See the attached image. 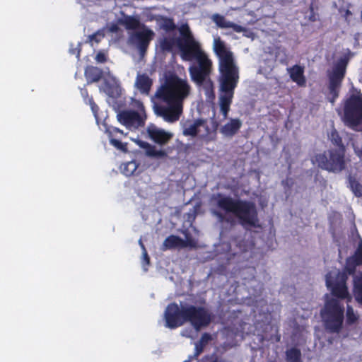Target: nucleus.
I'll return each mask as SVG.
<instances>
[{
    "label": "nucleus",
    "mask_w": 362,
    "mask_h": 362,
    "mask_svg": "<svg viewBox=\"0 0 362 362\" xmlns=\"http://www.w3.org/2000/svg\"><path fill=\"white\" fill-rule=\"evenodd\" d=\"M344 305L339 299L329 298L320 310V317L325 330L332 334L339 333L344 320Z\"/></svg>",
    "instance_id": "0eeeda50"
},
{
    "label": "nucleus",
    "mask_w": 362,
    "mask_h": 362,
    "mask_svg": "<svg viewBox=\"0 0 362 362\" xmlns=\"http://www.w3.org/2000/svg\"><path fill=\"white\" fill-rule=\"evenodd\" d=\"M358 266H362V241L358 243L354 255L346 259L344 270L352 275L355 274Z\"/></svg>",
    "instance_id": "2eb2a0df"
},
{
    "label": "nucleus",
    "mask_w": 362,
    "mask_h": 362,
    "mask_svg": "<svg viewBox=\"0 0 362 362\" xmlns=\"http://www.w3.org/2000/svg\"><path fill=\"white\" fill-rule=\"evenodd\" d=\"M213 21L221 28H228L230 21H227L224 16L216 13L212 16Z\"/></svg>",
    "instance_id": "c756f323"
},
{
    "label": "nucleus",
    "mask_w": 362,
    "mask_h": 362,
    "mask_svg": "<svg viewBox=\"0 0 362 362\" xmlns=\"http://www.w3.org/2000/svg\"><path fill=\"white\" fill-rule=\"evenodd\" d=\"M354 151H355L356 154L358 157L362 158V148L360 149V148H355Z\"/></svg>",
    "instance_id": "c03bdc74"
},
{
    "label": "nucleus",
    "mask_w": 362,
    "mask_h": 362,
    "mask_svg": "<svg viewBox=\"0 0 362 362\" xmlns=\"http://www.w3.org/2000/svg\"><path fill=\"white\" fill-rule=\"evenodd\" d=\"M211 339V336L210 334L206 332L204 333L200 338L199 344H200L202 346H204Z\"/></svg>",
    "instance_id": "f704fd0d"
},
{
    "label": "nucleus",
    "mask_w": 362,
    "mask_h": 362,
    "mask_svg": "<svg viewBox=\"0 0 362 362\" xmlns=\"http://www.w3.org/2000/svg\"><path fill=\"white\" fill-rule=\"evenodd\" d=\"M140 146L145 150L146 155L151 158H164L167 153L163 150H157L155 146L146 141H141Z\"/></svg>",
    "instance_id": "4be33fe9"
},
{
    "label": "nucleus",
    "mask_w": 362,
    "mask_h": 362,
    "mask_svg": "<svg viewBox=\"0 0 362 362\" xmlns=\"http://www.w3.org/2000/svg\"><path fill=\"white\" fill-rule=\"evenodd\" d=\"M332 295L337 299H345L349 295L346 286L344 284H337L332 289Z\"/></svg>",
    "instance_id": "a878e982"
},
{
    "label": "nucleus",
    "mask_w": 362,
    "mask_h": 362,
    "mask_svg": "<svg viewBox=\"0 0 362 362\" xmlns=\"http://www.w3.org/2000/svg\"><path fill=\"white\" fill-rule=\"evenodd\" d=\"M214 50L218 58L220 110L223 119H227L235 89L239 81V69L235 64L232 52L219 37L214 40Z\"/></svg>",
    "instance_id": "f03ea898"
},
{
    "label": "nucleus",
    "mask_w": 362,
    "mask_h": 362,
    "mask_svg": "<svg viewBox=\"0 0 362 362\" xmlns=\"http://www.w3.org/2000/svg\"><path fill=\"white\" fill-rule=\"evenodd\" d=\"M139 245H141V248L143 249V252H144V249H146V248H145V246L143 244L141 240H139Z\"/></svg>",
    "instance_id": "a18cd8bd"
},
{
    "label": "nucleus",
    "mask_w": 362,
    "mask_h": 362,
    "mask_svg": "<svg viewBox=\"0 0 362 362\" xmlns=\"http://www.w3.org/2000/svg\"><path fill=\"white\" fill-rule=\"evenodd\" d=\"M160 28L166 32H172L175 30L176 25L173 18L168 17H161Z\"/></svg>",
    "instance_id": "cd10ccee"
},
{
    "label": "nucleus",
    "mask_w": 362,
    "mask_h": 362,
    "mask_svg": "<svg viewBox=\"0 0 362 362\" xmlns=\"http://www.w3.org/2000/svg\"><path fill=\"white\" fill-rule=\"evenodd\" d=\"M204 346H202L200 344H196V354L199 355L203 351Z\"/></svg>",
    "instance_id": "37998d69"
},
{
    "label": "nucleus",
    "mask_w": 362,
    "mask_h": 362,
    "mask_svg": "<svg viewBox=\"0 0 362 362\" xmlns=\"http://www.w3.org/2000/svg\"><path fill=\"white\" fill-rule=\"evenodd\" d=\"M123 18L117 20V23L123 25L127 30H136L141 28L140 20L136 16L125 15L122 13Z\"/></svg>",
    "instance_id": "aec40b11"
},
{
    "label": "nucleus",
    "mask_w": 362,
    "mask_h": 362,
    "mask_svg": "<svg viewBox=\"0 0 362 362\" xmlns=\"http://www.w3.org/2000/svg\"><path fill=\"white\" fill-rule=\"evenodd\" d=\"M286 359L288 362H301V351L296 347H292L286 351Z\"/></svg>",
    "instance_id": "393cba45"
},
{
    "label": "nucleus",
    "mask_w": 362,
    "mask_h": 362,
    "mask_svg": "<svg viewBox=\"0 0 362 362\" xmlns=\"http://www.w3.org/2000/svg\"><path fill=\"white\" fill-rule=\"evenodd\" d=\"M345 15L348 16L352 15V13L349 9H346L345 11Z\"/></svg>",
    "instance_id": "49530a36"
},
{
    "label": "nucleus",
    "mask_w": 362,
    "mask_h": 362,
    "mask_svg": "<svg viewBox=\"0 0 362 362\" xmlns=\"http://www.w3.org/2000/svg\"><path fill=\"white\" fill-rule=\"evenodd\" d=\"M177 38L164 37L159 40V47L163 52H172L175 45L179 49L181 59L193 62L188 68L191 80L197 86H204L207 93L212 92L214 83L211 78L213 62L197 40L189 26L182 24Z\"/></svg>",
    "instance_id": "f257e3e1"
},
{
    "label": "nucleus",
    "mask_w": 362,
    "mask_h": 362,
    "mask_svg": "<svg viewBox=\"0 0 362 362\" xmlns=\"http://www.w3.org/2000/svg\"><path fill=\"white\" fill-rule=\"evenodd\" d=\"M109 30L112 33H117L119 30V27L117 24H112Z\"/></svg>",
    "instance_id": "79ce46f5"
},
{
    "label": "nucleus",
    "mask_w": 362,
    "mask_h": 362,
    "mask_svg": "<svg viewBox=\"0 0 362 362\" xmlns=\"http://www.w3.org/2000/svg\"><path fill=\"white\" fill-rule=\"evenodd\" d=\"M185 237H186V240H184V242L185 243V247H186L187 246H191V247L195 246V242L192 239V238L191 237V235L189 234H186Z\"/></svg>",
    "instance_id": "4c0bfd02"
},
{
    "label": "nucleus",
    "mask_w": 362,
    "mask_h": 362,
    "mask_svg": "<svg viewBox=\"0 0 362 362\" xmlns=\"http://www.w3.org/2000/svg\"><path fill=\"white\" fill-rule=\"evenodd\" d=\"M349 57L344 55L340 57L334 64L332 70L327 74L328 76V101L334 105L339 96L343 80L345 77Z\"/></svg>",
    "instance_id": "6e6552de"
},
{
    "label": "nucleus",
    "mask_w": 362,
    "mask_h": 362,
    "mask_svg": "<svg viewBox=\"0 0 362 362\" xmlns=\"http://www.w3.org/2000/svg\"><path fill=\"white\" fill-rule=\"evenodd\" d=\"M228 28H232L234 31L237 33H241L245 30V28L242 25H238L233 22H230Z\"/></svg>",
    "instance_id": "e433bc0d"
},
{
    "label": "nucleus",
    "mask_w": 362,
    "mask_h": 362,
    "mask_svg": "<svg viewBox=\"0 0 362 362\" xmlns=\"http://www.w3.org/2000/svg\"><path fill=\"white\" fill-rule=\"evenodd\" d=\"M184 240L175 235H170L167 237L161 245V250L166 251L175 248H185Z\"/></svg>",
    "instance_id": "6ab92c4d"
},
{
    "label": "nucleus",
    "mask_w": 362,
    "mask_h": 362,
    "mask_svg": "<svg viewBox=\"0 0 362 362\" xmlns=\"http://www.w3.org/2000/svg\"><path fill=\"white\" fill-rule=\"evenodd\" d=\"M287 72L288 73L291 81L296 83L299 87L306 86V78L304 75V66L295 64L287 68Z\"/></svg>",
    "instance_id": "dca6fc26"
},
{
    "label": "nucleus",
    "mask_w": 362,
    "mask_h": 362,
    "mask_svg": "<svg viewBox=\"0 0 362 362\" xmlns=\"http://www.w3.org/2000/svg\"><path fill=\"white\" fill-rule=\"evenodd\" d=\"M105 37V34L103 30H98L95 33L88 36L90 42H99Z\"/></svg>",
    "instance_id": "72a5a7b5"
},
{
    "label": "nucleus",
    "mask_w": 362,
    "mask_h": 362,
    "mask_svg": "<svg viewBox=\"0 0 362 362\" xmlns=\"http://www.w3.org/2000/svg\"><path fill=\"white\" fill-rule=\"evenodd\" d=\"M354 292L357 300L362 303V276L354 279Z\"/></svg>",
    "instance_id": "c85d7f7f"
},
{
    "label": "nucleus",
    "mask_w": 362,
    "mask_h": 362,
    "mask_svg": "<svg viewBox=\"0 0 362 362\" xmlns=\"http://www.w3.org/2000/svg\"><path fill=\"white\" fill-rule=\"evenodd\" d=\"M318 167L334 173H339L346 167L345 152L329 149L315 156Z\"/></svg>",
    "instance_id": "1a4fd4ad"
},
{
    "label": "nucleus",
    "mask_w": 362,
    "mask_h": 362,
    "mask_svg": "<svg viewBox=\"0 0 362 362\" xmlns=\"http://www.w3.org/2000/svg\"><path fill=\"white\" fill-rule=\"evenodd\" d=\"M141 30L131 33L129 37V40L132 44L136 46L141 54H144L147 50L155 33L144 24L141 25Z\"/></svg>",
    "instance_id": "f8f14e48"
},
{
    "label": "nucleus",
    "mask_w": 362,
    "mask_h": 362,
    "mask_svg": "<svg viewBox=\"0 0 362 362\" xmlns=\"http://www.w3.org/2000/svg\"><path fill=\"white\" fill-rule=\"evenodd\" d=\"M143 260L146 264H149L150 258L148 257V255L146 249H144V252H143Z\"/></svg>",
    "instance_id": "a19ab883"
},
{
    "label": "nucleus",
    "mask_w": 362,
    "mask_h": 362,
    "mask_svg": "<svg viewBox=\"0 0 362 362\" xmlns=\"http://www.w3.org/2000/svg\"><path fill=\"white\" fill-rule=\"evenodd\" d=\"M118 121L127 127H139L144 125V121L140 114L135 110H122L117 115Z\"/></svg>",
    "instance_id": "ddd939ff"
},
{
    "label": "nucleus",
    "mask_w": 362,
    "mask_h": 362,
    "mask_svg": "<svg viewBox=\"0 0 362 362\" xmlns=\"http://www.w3.org/2000/svg\"><path fill=\"white\" fill-rule=\"evenodd\" d=\"M211 202L218 209L227 214H233L243 228H258L260 226L257 209L253 202L242 199H233L230 196L220 192L212 194Z\"/></svg>",
    "instance_id": "20e7f679"
},
{
    "label": "nucleus",
    "mask_w": 362,
    "mask_h": 362,
    "mask_svg": "<svg viewBox=\"0 0 362 362\" xmlns=\"http://www.w3.org/2000/svg\"><path fill=\"white\" fill-rule=\"evenodd\" d=\"M168 106L156 105L154 106L155 113L168 122H175L179 120L183 110V105L172 101L162 100Z\"/></svg>",
    "instance_id": "9b49d317"
},
{
    "label": "nucleus",
    "mask_w": 362,
    "mask_h": 362,
    "mask_svg": "<svg viewBox=\"0 0 362 362\" xmlns=\"http://www.w3.org/2000/svg\"><path fill=\"white\" fill-rule=\"evenodd\" d=\"M135 85L140 93L148 95L153 85V81L146 74H138Z\"/></svg>",
    "instance_id": "a211bd4d"
},
{
    "label": "nucleus",
    "mask_w": 362,
    "mask_h": 362,
    "mask_svg": "<svg viewBox=\"0 0 362 362\" xmlns=\"http://www.w3.org/2000/svg\"><path fill=\"white\" fill-rule=\"evenodd\" d=\"M146 131L150 139L160 145L166 144L173 137L172 134L165 132L164 129L158 128L154 124L149 125Z\"/></svg>",
    "instance_id": "4468645a"
},
{
    "label": "nucleus",
    "mask_w": 362,
    "mask_h": 362,
    "mask_svg": "<svg viewBox=\"0 0 362 362\" xmlns=\"http://www.w3.org/2000/svg\"><path fill=\"white\" fill-rule=\"evenodd\" d=\"M211 214L218 218L220 222L231 223L232 219L221 212L220 210H212Z\"/></svg>",
    "instance_id": "473e14b6"
},
{
    "label": "nucleus",
    "mask_w": 362,
    "mask_h": 362,
    "mask_svg": "<svg viewBox=\"0 0 362 362\" xmlns=\"http://www.w3.org/2000/svg\"><path fill=\"white\" fill-rule=\"evenodd\" d=\"M84 74L88 83H90L99 81L103 78V71L97 66H88L85 69Z\"/></svg>",
    "instance_id": "412c9836"
},
{
    "label": "nucleus",
    "mask_w": 362,
    "mask_h": 362,
    "mask_svg": "<svg viewBox=\"0 0 362 362\" xmlns=\"http://www.w3.org/2000/svg\"><path fill=\"white\" fill-rule=\"evenodd\" d=\"M329 139L332 144L338 148V149H337V151L346 152V148L342 141V138L335 129L331 131Z\"/></svg>",
    "instance_id": "b1692460"
},
{
    "label": "nucleus",
    "mask_w": 362,
    "mask_h": 362,
    "mask_svg": "<svg viewBox=\"0 0 362 362\" xmlns=\"http://www.w3.org/2000/svg\"><path fill=\"white\" fill-rule=\"evenodd\" d=\"M110 144L112 145L115 148L122 152L126 153L128 151L127 144L122 143L119 139H117L115 138H110Z\"/></svg>",
    "instance_id": "2f4dec72"
},
{
    "label": "nucleus",
    "mask_w": 362,
    "mask_h": 362,
    "mask_svg": "<svg viewBox=\"0 0 362 362\" xmlns=\"http://www.w3.org/2000/svg\"><path fill=\"white\" fill-rule=\"evenodd\" d=\"M139 164L136 160H132L122 164L121 166L122 173L127 177L134 174L137 170Z\"/></svg>",
    "instance_id": "bb28decb"
},
{
    "label": "nucleus",
    "mask_w": 362,
    "mask_h": 362,
    "mask_svg": "<svg viewBox=\"0 0 362 362\" xmlns=\"http://www.w3.org/2000/svg\"><path fill=\"white\" fill-rule=\"evenodd\" d=\"M346 320L348 325H352L358 320V316L355 314L351 306L348 305L346 311Z\"/></svg>",
    "instance_id": "7c9ffc66"
},
{
    "label": "nucleus",
    "mask_w": 362,
    "mask_h": 362,
    "mask_svg": "<svg viewBox=\"0 0 362 362\" xmlns=\"http://www.w3.org/2000/svg\"><path fill=\"white\" fill-rule=\"evenodd\" d=\"M89 105L90 106L91 110H92L94 116L95 117L96 119H98V112L99 111V107L94 102L93 98H90L89 99Z\"/></svg>",
    "instance_id": "c9c22d12"
},
{
    "label": "nucleus",
    "mask_w": 362,
    "mask_h": 362,
    "mask_svg": "<svg viewBox=\"0 0 362 362\" xmlns=\"http://www.w3.org/2000/svg\"><path fill=\"white\" fill-rule=\"evenodd\" d=\"M200 127H203L205 130V132L200 135L201 139L206 143L214 141L216 139V131H212L208 125L206 119L202 118L195 119L193 123L185 124L182 134L186 136H197L199 132Z\"/></svg>",
    "instance_id": "9d476101"
},
{
    "label": "nucleus",
    "mask_w": 362,
    "mask_h": 362,
    "mask_svg": "<svg viewBox=\"0 0 362 362\" xmlns=\"http://www.w3.org/2000/svg\"><path fill=\"white\" fill-rule=\"evenodd\" d=\"M348 187L357 197H362V185L356 178L355 175L349 174L348 177Z\"/></svg>",
    "instance_id": "5701e85b"
},
{
    "label": "nucleus",
    "mask_w": 362,
    "mask_h": 362,
    "mask_svg": "<svg viewBox=\"0 0 362 362\" xmlns=\"http://www.w3.org/2000/svg\"><path fill=\"white\" fill-rule=\"evenodd\" d=\"M95 59L98 62L104 63L107 61V57L103 52H99L96 54Z\"/></svg>",
    "instance_id": "ea45409f"
},
{
    "label": "nucleus",
    "mask_w": 362,
    "mask_h": 362,
    "mask_svg": "<svg viewBox=\"0 0 362 362\" xmlns=\"http://www.w3.org/2000/svg\"><path fill=\"white\" fill-rule=\"evenodd\" d=\"M338 114L344 124L354 130L362 124V92L353 85L341 101Z\"/></svg>",
    "instance_id": "39448f33"
},
{
    "label": "nucleus",
    "mask_w": 362,
    "mask_h": 362,
    "mask_svg": "<svg viewBox=\"0 0 362 362\" xmlns=\"http://www.w3.org/2000/svg\"><path fill=\"white\" fill-rule=\"evenodd\" d=\"M211 362H218V360L216 358L215 360L211 361Z\"/></svg>",
    "instance_id": "09e8293b"
},
{
    "label": "nucleus",
    "mask_w": 362,
    "mask_h": 362,
    "mask_svg": "<svg viewBox=\"0 0 362 362\" xmlns=\"http://www.w3.org/2000/svg\"><path fill=\"white\" fill-rule=\"evenodd\" d=\"M165 326L170 329H175L185 322H189L196 330H199L210 325L212 316L204 307L189 304L179 307L176 303H171L165 310Z\"/></svg>",
    "instance_id": "7ed1b4c3"
},
{
    "label": "nucleus",
    "mask_w": 362,
    "mask_h": 362,
    "mask_svg": "<svg viewBox=\"0 0 362 362\" xmlns=\"http://www.w3.org/2000/svg\"><path fill=\"white\" fill-rule=\"evenodd\" d=\"M326 283H327V285L329 286V281L328 280L327 277V279H326Z\"/></svg>",
    "instance_id": "de8ad7c7"
},
{
    "label": "nucleus",
    "mask_w": 362,
    "mask_h": 362,
    "mask_svg": "<svg viewBox=\"0 0 362 362\" xmlns=\"http://www.w3.org/2000/svg\"><path fill=\"white\" fill-rule=\"evenodd\" d=\"M242 127V122L238 118H230L228 122L220 129V132L227 137H233Z\"/></svg>",
    "instance_id": "f3484780"
},
{
    "label": "nucleus",
    "mask_w": 362,
    "mask_h": 362,
    "mask_svg": "<svg viewBox=\"0 0 362 362\" xmlns=\"http://www.w3.org/2000/svg\"><path fill=\"white\" fill-rule=\"evenodd\" d=\"M107 133L108 134L109 138H114V136L117 133H119L120 134H123V131L120 130L118 128H115H115H112V129H111V130L107 129Z\"/></svg>",
    "instance_id": "58836bf2"
},
{
    "label": "nucleus",
    "mask_w": 362,
    "mask_h": 362,
    "mask_svg": "<svg viewBox=\"0 0 362 362\" xmlns=\"http://www.w3.org/2000/svg\"><path fill=\"white\" fill-rule=\"evenodd\" d=\"M192 88L187 78H182L175 74L165 76L164 83L158 88L155 96L160 100H168L183 105L190 95Z\"/></svg>",
    "instance_id": "423d86ee"
}]
</instances>
